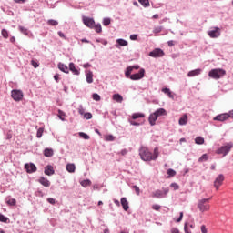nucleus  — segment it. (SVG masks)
<instances>
[{"label":"nucleus","instance_id":"36","mask_svg":"<svg viewBox=\"0 0 233 233\" xmlns=\"http://www.w3.org/2000/svg\"><path fill=\"white\" fill-rule=\"evenodd\" d=\"M116 139V137L113 135H106L105 136V141H114Z\"/></svg>","mask_w":233,"mask_h":233},{"label":"nucleus","instance_id":"12","mask_svg":"<svg viewBox=\"0 0 233 233\" xmlns=\"http://www.w3.org/2000/svg\"><path fill=\"white\" fill-rule=\"evenodd\" d=\"M213 119L214 121L223 122V121H227V119H230V116H228V113H223V114L218 115Z\"/></svg>","mask_w":233,"mask_h":233},{"label":"nucleus","instance_id":"20","mask_svg":"<svg viewBox=\"0 0 233 233\" xmlns=\"http://www.w3.org/2000/svg\"><path fill=\"white\" fill-rule=\"evenodd\" d=\"M69 70L73 72L75 76H79L80 72L77 68H76V65L74 63L69 64Z\"/></svg>","mask_w":233,"mask_h":233},{"label":"nucleus","instance_id":"35","mask_svg":"<svg viewBox=\"0 0 233 233\" xmlns=\"http://www.w3.org/2000/svg\"><path fill=\"white\" fill-rule=\"evenodd\" d=\"M134 69L132 68V66H128L125 72L126 77H130V75L132 74V71Z\"/></svg>","mask_w":233,"mask_h":233},{"label":"nucleus","instance_id":"34","mask_svg":"<svg viewBox=\"0 0 233 233\" xmlns=\"http://www.w3.org/2000/svg\"><path fill=\"white\" fill-rule=\"evenodd\" d=\"M116 43L120 46H127L128 45V42H127V40L124 39H117Z\"/></svg>","mask_w":233,"mask_h":233},{"label":"nucleus","instance_id":"56","mask_svg":"<svg viewBox=\"0 0 233 233\" xmlns=\"http://www.w3.org/2000/svg\"><path fill=\"white\" fill-rule=\"evenodd\" d=\"M200 230H201L202 233H208L207 227L205 225H202L200 227Z\"/></svg>","mask_w":233,"mask_h":233},{"label":"nucleus","instance_id":"52","mask_svg":"<svg viewBox=\"0 0 233 233\" xmlns=\"http://www.w3.org/2000/svg\"><path fill=\"white\" fill-rule=\"evenodd\" d=\"M152 208H153V210H161V206H159V205H157V204H154L153 206H152Z\"/></svg>","mask_w":233,"mask_h":233},{"label":"nucleus","instance_id":"27","mask_svg":"<svg viewBox=\"0 0 233 233\" xmlns=\"http://www.w3.org/2000/svg\"><path fill=\"white\" fill-rule=\"evenodd\" d=\"M162 92L164 94H167L170 99H174V94H172V91H170V89L166 87L162 89Z\"/></svg>","mask_w":233,"mask_h":233},{"label":"nucleus","instance_id":"62","mask_svg":"<svg viewBox=\"0 0 233 233\" xmlns=\"http://www.w3.org/2000/svg\"><path fill=\"white\" fill-rule=\"evenodd\" d=\"M121 156H127V154H128V150L127 149H123L121 152H120Z\"/></svg>","mask_w":233,"mask_h":233},{"label":"nucleus","instance_id":"50","mask_svg":"<svg viewBox=\"0 0 233 233\" xmlns=\"http://www.w3.org/2000/svg\"><path fill=\"white\" fill-rule=\"evenodd\" d=\"M103 25L104 26H108V25H110V18H105L103 20Z\"/></svg>","mask_w":233,"mask_h":233},{"label":"nucleus","instance_id":"28","mask_svg":"<svg viewBox=\"0 0 233 233\" xmlns=\"http://www.w3.org/2000/svg\"><path fill=\"white\" fill-rule=\"evenodd\" d=\"M132 119H139L141 117H145V114L143 113H134L132 116H131Z\"/></svg>","mask_w":233,"mask_h":233},{"label":"nucleus","instance_id":"38","mask_svg":"<svg viewBox=\"0 0 233 233\" xmlns=\"http://www.w3.org/2000/svg\"><path fill=\"white\" fill-rule=\"evenodd\" d=\"M93 28H95L96 32H97V34H101V32L103 31V28L101 27L100 24L94 25Z\"/></svg>","mask_w":233,"mask_h":233},{"label":"nucleus","instance_id":"16","mask_svg":"<svg viewBox=\"0 0 233 233\" xmlns=\"http://www.w3.org/2000/svg\"><path fill=\"white\" fill-rule=\"evenodd\" d=\"M38 183H40V185H43V187H50V180L47 178H45L44 177H41L38 179Z\"/></svg>","mask_w":233,"mask_h":233},{"label":"nucleus","instance_id":"59","mask_svg":"<svg viewBox=\"0 0 233 233\" xmlns=\"http://www.w3.org/2000/svg\"><path fill=\"white\" fill-rule=\"evenodd\" d=\"M130 39H131V41H136V40H137V35H130Z\"/></svg>","mask_w":233,"mask_h":233},{"label":"nucleus","instance_id":"45","mask_svg":"<svg viewBox=\"0 0 233 233\" xmlns=\"http://www.w3.org/2000/svg\"><path fill=\"white\" fill-rule=\"evenodd\" d=\"M163 30V27L162 26H157V27H155L154 30H153V33L154 34H160V32Z\"/></svg>","mask_w":233,"mask_h":233},{"label":"nucleus","instance_id":"2","mask_svg":"<svg viewBox=\"0 0 233 233\" xmlns=\"http://www.w3.org/2000/svg\"><path fill=\"white\" fill-rule=\"evenodd\" d=\"M210 198H202L199 199L198 202V208L199 210V212H201L202 214H205V212H208L210 211Z\"/></svg>","mask_w":233,"mask_h":233},{"label":"nucleus","instance_id":"47","mask_svg":"<svg viewBox=\"0 0 233 233\" xmlns=\"http://www.w3.org/2000/svg\"><path fill=\"white\" fill-rule=\"evenodd\" d=\"M93 99L94 101H101V96L97 93H95L93 94Z\"/></svg>","mask_w":233,"mask_h":233},{"label":"nucleus","instance_id":"17","mask_svg":"<svg viewBox=\"0 0 233 233\" xmlns=\"http://www.w3.org/2000/svg\"><path fill=\"white\" fill-rule=\"evenodd\" d=\"M187 123H188V116H187V114H185L178 120V124L180 126H185V125H187Z\"/></svg>","mask_w":233,"mask_h":233},{"label":"nucleus","instance_id":"18","mask_svg":"<svg viewBox=\"0 0 233 233\" xmlns=\"http://www.w3.org/2000/svg\"><path fill=\"white\" fill-rule=\"evenodd\" d=\"M121 205L126 212L130 208V207L128 206V200H127V198H121Z\"/></svg>","mask_w":233,"mask_h":233},{"label":"nucleus","instance_id":"7","mask_svg":"<svg viewBox=\"0 0 233 233\" xmlns=\"http://www.w3.org/2000/svg\"><path fill=\"white\" fill-rule=\"evenodd\" d=\"M224 181H225V176H223V174H220L217 177V178L214 181V187L216 190H219V187L223 185Z\"/></svg>","mask_w":233,"mask_h":233},{"label":"nucleus","instance_id":"8","mask_svg":"<svg viewBox=\"0 0 233 233\" xmlns=\"http://www.w3.org/2000/svg\"><path fill=\"white\" fill-rule=\"evenodd\" d=\"M208 35L212 39H216V38L219 37V35H221V29H219V27H215L213 30L208 31Z\"/></svg>","mask_w":233,"mask_h":233},{"label":"nucleus","instance_id":"13","mask_svg":"<svg viewBox=\"0 0 233 233\" xmlns=\"http://www.w3.org/2000/svg\"><path fill=\"white\" fill-rule=\"evenodd\" d=\"M25 170H26V172L28 174H32L34 172H37V167H35V165L33 164V163L25 164Z\"/></svg>","mask_w":233,"mask_h":233},{"label":"nucleus","instance_id":"46","mask_svg":"<svg viewBox=\"0 0 233 233\" xmlns=\"http://www.w3.org/2000/svg\"><path fill=\"white\" fill-rule=\"evenodd\" d=\"M79 136H80V137H83V139H90V136H88L86 133L80 132Z\"/></svg>","mask_w":233,"mask_h":233},{"label":"nucleus","instance_id":"63","mask_svg":"<svg viewBox=\"0 0 233 233\" xmlns=\"http://www.w3.org/2000/svg\"><path fill=\"white\" fill-rule=\"evenodd\" d=\"M182 219H183V212H180V217L178 218V219H177V223L181 222Z\"/></svg>","mask_w":233,"mask_h":233},{"label":"nucleus","instance_id":"33","mask_svg":"<svg viewBox=\"0 0 233 233\" xmlns=\"http://www.w3.org/2000/svg\"><path fill=\"white\" fill-rule=\"evenodd\" d=\"M66 116V114L63 112L61 109L58 110V117L61 119V121H65V117Z\"/></svg>","mask_w":233,"mask_h":233},{"label":"nucleus","instance_id":"19","mask_svg":"<svg viewBox=\"0 0 233 233\" xmlns=\"http://www.w3.org/2000/svg\"><path fill=\"white\" fill-rule=\"evenodd\" d=\"M199 74H201V69H195V70L189 71L187 73V76L196 77V76H199Z\"/></svg>","mask_w":233,"mask_h":233},{"label":"nucleus","instance_id":"9","mask_svg":"<svg viewBox=\"0 0 233 233\" xmlns=\"http://www.w3.org/2000/svg\"><path fill=\"white\" fill-rule=\"evenodd\" d=\"M145 77V69H140L138 73L130 76L132 81H138V79H143Z\"/></svg>","mask_w":233,"mask_h":233},{"label":"nucleus","instance_id":"24","mask_svg":"<svg viewBox=\"0 0 233 233\" xmlns=\"http://www.w3.org/2000/svg\"><path fill=\"white\" fill-rule=\"evenodd\" d=\"M155 114L157 115V117L161 116H167V110H165V108H159L157 111H155Z\"/></svg>","mask_w":233,"mask_h":233},{"label":"nucleus","instance_id":"48","mask_svg":"<svg viewBox=\"0 0 233 233\" xmlns=\"http://www.w3.org/2000/svg\"><path fill=\"white\" fill-rule=\"evenodd\" d=\"M31 65L34 66V68L39 67V62H37L36 60H31Z\"/></svg>","mask_w":233,"mask_h":233},{"label":"nucleus","instance_id":"4","mask_svg":"<svg viewBox=\"0 0 233 233\" xmlns=\"http://www.w3.org/2000/svg\"><path fill=\"white\" fill-rule=\"evenodd\" d=\"M233 148V144L232 143H228L225 146H222L220 148H218L216 151V154H222L223 157L227 156L230 150Z\"/></svg>","mask_w":233,"mask_h":233},{"label":"nucleus","instance_id":"31","mask_svg":"<svg viewBox=\"0 0 233 233\" xmlns=\"http://www.w3.org/2000/svg\"><path fill=\"white\" fill-rule=\"evenodd\" d=\"M16 204L17 200H15V198H9L7 200V205H9L10 207H15Z\"/></svg>","mask_w":233,"mask_h":233},{"label":"nucleus","instance_id":"23","mask_svg":"<svg viewBox=\"0 0 233 233\" xmlns=\"http://www.w3.org/2000/svg\"><path fill=\"white\" fill-rule=\"evenodd\" d=\"M113 100L116 103H123V96L120 94L113 95Z\"/></svg>","mask_w":233,"mask_h":233},{"label":"nucleus","instance_id":"51","mask_svg":"<svg viewBox=\"0 0 233 233\" xmlns=\"http://www.w3.org/2000/svg\"><path fill=\"white\" fill-rule=\"evenodd\" d=\"M84 117L86 119H92V113H84Z\"/></svg>","mask_w":233,"mask_h":233},{"label":"nucleus","instance_id":"21","mask_svg":"<svg viewBox=\"0 0 233 233\" xmlns=\"http://www.w3.org/2000/svg\"><path fill=\"white\" fill-rule=\"evenodd\" d=\"M66 170L69 172L70 174H74L76 172V165L75 164H67L66 166Z\"/></svg>","mask_w":233,"mask_h":233},{"label":"nucleus","instance_id":"37","mask_svg":"<svg viewBox=\"0 0 233 233\" xmlns=\"http://www.w3.org/2000/svg\"><path fill=\"white\" fill-rule=\"evenodd\" d=\"M47 25H50L51 26H57L59 25V22L56 20H48Z\"/></svg>","mask_w":233,"mask_h":233},{"label":"nucleus","instance_id":"60","mask_svg":"<svg viewBox=\"0 0 233 233\" xmlns=\"http://www.w3.org/2000/svg\"><path fill=\"white\" fill-rule=\"evenodd\" d=\"M58 35H59V37H61L62 39H66V36H65V34H63V32H61V31L58 32Z\"/></svg>","mask_w":233,"mask_h":233},{"label":"nucleus","instance_id":"57","mask_svg":"<svg viewBox=\"0 0 233 233\" xmlns=\"http://www.w3.org/2000/svg\"><path fill=\"white\" fill-rule=\"evenodd\" d=\"M47 201L48 203H50L51 205H56V199L50 198H47Z\"/></svg>","mask_w":233,"mask_h":233},{"label":"nucleus","instance_id":"58","mask_svg":"<svg viewBox=\"0 0 233 233\" xmlns=\"http://www.w3.org/2000/svg\"><path fill=\"white\" fill-rule=\"evenodd\" d=\"M167 45H168V46H174V45H176V41L170 40L167 42Z\"/></svg>","mask_w":233,"mask_h":233},{"label":"nucleus","instance_id":"49","mask_svg":"<svg viewBox=\"0 0 233 233\" xmlns=\"http://www.w3.org/2000/svg\"><path fill=\"white\" fill-rule=\"evenodd\" d=\"M129 123L130 125H133L134 127H139V125H141L138 122H136L134 119H129Z\"/></svg>","mask_w":233,"mask_h":233},{"label":"nucleus","instance_id":"61","mask_svg":"<svg viewBox=\"0 0 233 233\" xmlns=\"http://www.w3.org/2000/svg\"><path fill=\"white\" fill-rule=\"evenodd\" d=\"M171 233H179V229H177V228H172Z\"/></svg>","mask_w":233,"mask_h":233},{"label":"nucleus","instance_id":"44","mask_svg":"<svg viewBox=\"0 0 233 233\" xmlns=\"http://www.w3.org/2000/svg\"><path fill=\"white\" fill-rule=\"evenodd\" d=\"M43 132H44V129L40 127V128L37 130L36 137H38V138L43 137Z\"/></svg>","mask_w":233,"mask_h":233},{"label":"nucleus","instance_id":"42","mask_svg":"<svg viewBox=\"0 0 233 233\" xmlns=\"http://www.w3.org/2000/svg\"><path fill=\"white\" fill-rule=\"evenodd\" d=\"M167 175H168V177H174V176H176V171L174 169H168Z\"/></svg>","mask_w":233,"mask_h":233},{"label":"nucleus","instance_id":"5","mask_svg":"<svg viewBox=\"0 0 233 233\" xmlns=\"http://www.w3.org/2000/svg\"><path fill=\"white\" fill-rule=\"evenodd\" d=\"M24 96L23 91L19 89H14L11 91V97H13L14 101H23Z\"/></svg>","mask_w":233,"mask_h":233},{"label":"nucleus","instance_id":"41","mask_svg":"<svg viewBox=\"0 0 233 233\" xmlns=\"http://www.w3.org/2000/svg\"><path fill=\"white\" fill-rule=\"evenodd\" d=\"M0 221L2 223H7L8 222V218H6L5 215L0 214Z\"/></svg>","mask_w":233,"mask_h":233},{"label":"nucleus","instance_id":"26","mask_svg":"<svg viewBox=\"0 0 233 233\" xmlns=\"http://www.w3.org/2000/svg\"><path fill=\"white\" fill-rule=\"evenodd\" d=\"M44 156H46V157H52V156H54V150L50 148H46L44 151Z\"/></svg>","mask_w":233,"mask_h":233},{"label":"nucleus","instance_id":"54","mask_svg":"<svg viewBox=\"0 0 233 233\" xmlns=\"http://www.w3.org/2000/svg\"><path fill=\"white\" fill-rule=\"evenodd\" d=\"M78 113L83 116L85 115V108H83V106H80L78 108Z\"/></svg>","mask_w":233,"mask_h":233},{"label":"nucleus","instance_id":"53","mask_svg":"<svg viewBox=\"0 0 233 233\" xmlns=\"http://www.w3.org/2000/svg\"><path fill=\"white\" fill-rule=\"evenodd\" d=\"M170 187H171V188H174V190L179 189V186H178L177 183H172V184L170 185Z\"/></svg>","mask_w":233,"mask_h":233},{"label":"nucleus","instance_id":"10","mask_svg":"<svg viewBox=\"0 0 233 233\" xmlns=\"http://www.w3.org/2000/svg\"><path fill=\"white\" fill-rule=\"evenodd\" d=\"M150 57H163L165 56V52L163 50L157 48L149 53Z\"/></svg>","mask_w":233,"mask_h":233},{"label":"nucleus","instance_id":"3","mask_svg":"<svg viewBox=\"0 0 233 233\" xmlns=\"http://www.w3.org/2000/svg\"><path fill=\"white\" fill-rule=\"evenodd\" d=\"M226 75L227 71L221 68L212 69L208 73V76L211 77V79H221V77Z\"/></svg>","mask_w":233,"mask_h":233},{"label":"nucleus","instance_id":"30","mask_svg":"<svg viewBox=\"0 0 233 233\" xmlns=\"http://www.w3.org/2000/svg\"><path fill=\"white\" fill-rule=\"evenodd\" d=\"M204 161H208V154H203V155L198 158V163H203Z\"/></svg>","mask_w":233,"mask_h":233},{"label":"nucleus","instance_id":"1","mask_svg":"<svg viewBox=\"0 0 233 233\" xmlns=\"http://www.w3.org/2000/svg\"><path fill=\"white\" fill-rule=\"evenodd\" d=\"M139 156L142 159V161H156V159L159 156V152L157 148L154 149V154L152 155V152L148 149L147 147H142L139 149Z\"/></svg>","mask_w":233,"mask_h":233},{"label":"nucleus","instance_id":"25","mask_svg":"<svg viewBox=\"0 0 233 233\" xmlns=\"http://www.w3.org/2000/svg\"><path fill=\"white\" fill-rule=\"evenodd\" d=\"M58 68L61 70V72H65V74H68V66L65 64H58Z\"/></svg>","mask_w":233,"mask_h":233},{"label":"nucleus","instance_id":"55","mask_svg":"<svg viewBox=\"0 0 233 233\" xmlns=\"http://www.w3.org/2000/svg\"><path fill=\"white\" fill-rule=\"evenodd\" d=\"M133 188H134V190H135L137 196H139V194H140L139 187L134 186Z\"/></svg>","mask_w":233,"mask_h":233},{"label":"nucleus","instance_id":"6","mask_svg":"<svg viewBox=\"0 0 233 233\" xmlns=\"http://www.w3.org/2000/svg\"><path fill=\"white\" fill-rule=\"evenodd\" d=\"M168 192H169L168 188H163V190L157 189V191L152 193V198H165V196H167Z\"/></svg>","mask_w":233,"mask_h":233},{"label":"nucleus","instance_id":"39","mask_svg":"<svg viewBox=\"0 0 233 233\" xmlns=\"http://www.w3.org/2000/svg\"><path fill=\"white\" fill-rule=\"evenodd\" d=\"M143 6H150V2L148 0H138Z\"/></svg>","mask_w":233,"mask_h":233},{"label":"nucleus","instance_id":"29","mask_svg":"<svg viewBox=\"0 0 233 233\" xmlns=\"http://www.w3.org/2000/svg\"><path fill=\"white\" fill-rule=\"evenodd\" d=\"M195 143L197 145H203L205 143V138H203L202 137H198L195 138Z\"/></svg>","mask_w":233,"mask_h":233},{"label":"nucleus","instance_id":"14","mask_svg":"<svg viewBox=\"0 0 233 233\" xmlns=\"http://www.w3.org/2000/svg\"><path fill=\"white\" fill-rule=\"evenodd\" d=\"M45 174L46 176H54V174H56V171L54 170V167H52V165H48L45 168Z\"/></svg>","mask_w":233,"mask_h":233},{"label":"nucleus","instance_id":"64","mask_svg":"<svg viewBox=\"0 0 233 233\" xmlns=\"http://www.w3.org/2000/svg\"><path fill=\"white\" fill-rule=\"evenodd\" d=\"M228 116H229V117H232L233 118V110L232 111H230L229 113H228Z\"/></svg>","mask_w":233,"mask_h":233},{"label":"nucleus","instance_id":"32","mask_svg":"<svg viewBox=\"0 0 233 233\" xmlns=\"http://www.w3.org/2000/svg\"><path fill=\"white\" fill-rule=\"evenodd\" d=\"M80 184L84 187H90V185H92V181L86 179V180H82L80 182Z\"/></svg>","mask_w":233,"mask_h":233},{"label":"nucleus","instance_id":"11","mask_svg":"<svg viewBox=\"0 0 233 233\" xmlns=\"http://www.w3.org/2000/svg\"><path fill=\"white\" fill-rule=\"evenodd\" d=\"M83 23L88 28H94V25H96V22L94 21V19L86 17V16L83 17Z\"/></svg>","mask_w":233,"mask_h":233},{"label":"nucleus","instance_id":"15","mask_svg":"<svg viewBox=\"0 0 233 233\" xmlns=\"http://www.w3.org/2000/svg\"><path fill=\"white\" fill-rule=\"evenodd\" d=\"M157 118L158 116L157 114H151L148 117L149 125H151V127H154V125H156V121H157Z\"/></svg>","mask_w":233,"mask_h":233},{"label":"nucleus","instance_id":"40","mask_svg":"<svg viewBox=\"0 0 233 233\" xmlns=\"http://www.w3.org/2000/svg\"><path fill=\"white\" fill-rule=\"evenodd\" d=\"M19 30L24 35H28V29L25 28L24 26H19Z\"/></svg>","mask_w":233,"mask_h":233},{"label":"nucleus","instance_id":"43","mask_svg":"<svg viewBox=\"0 0 233 233\" xmlns=\"http://www.w3.org/2000/svg\"><path fill=\"white\" fill-rule=\"evenodd\" d=\"M1 34L5 39H8V31L6 29H2Z\"/></svg>","mask_w":233,"mask_h":233},{"label":"nucleus","instance_id":"22","mask_svg":"<svg viewBox=\"0 0 233 233\" xmlns=\"http://www.w3.org/2000/svg\"><path fill=\"white\" fill-rule=\"evenodd\" d=\"M87 83H94V74L92 71H88L86 75Z\"/></svg>","mask_w":233,"mask_h":233}]
</instances>
